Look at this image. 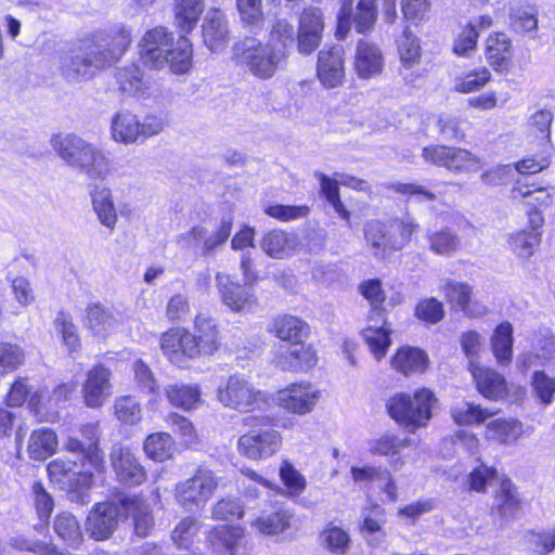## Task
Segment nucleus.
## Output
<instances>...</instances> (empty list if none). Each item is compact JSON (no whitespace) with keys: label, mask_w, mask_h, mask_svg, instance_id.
<instances>
[{"label":"nucleus","mask_w":555,"mask_h":555,"mask_svg":"<svg viewBox=\"0 0 555 555\" xmlns=\"http://www.w3.org/2000/svg\"><path fill=\"white\" fill-rule=\"evenodd\" d=\"M172 40V34L166 27L157 26L147 30L140 41V57L144 65L151 68L164 67Z\"/></svg>","instance_id":"obj_11"},{"label":"nucleus","mask_w":555,"mask_h":555,"mask_svg":"<svg viewBox=\"0 0 555 555\" xmlns=\"http://www.w3.org/2000/svg\"><path fill=\"white\" fill-rule=\"evenodd\" d=\"M438 402V398L430 389L421 388L415 390L413 396L405 392L393 395L387 400L386 409L396 423L414 434L429 424Z\"/></svg>","instance_id":"obj_2"},{"label":"nucleus","mask_w":555,"mask_h":555,"mask_svg":"<svg viewBox=\"0 0 555 555\" xmlns=\"http://www.w3.org/2000/svg\"><path fill=\"white\" fill-rule=\"evenodd\" d=\"M451 415L457 425H473L485 422L493 415V412L482 409L480 405L462 401L452 408Z\"/></svg>","instance_id":"obj_52"},{"label":"nucleus","mask_w":555,"mask_h":555,"mask_svg":"<svg viewBox=\"0 0 555 555\" xmlns=\"http://www.w3.org/2000/svg\"><path fill=\"white\" fill-rule=\"evenodd\" d=\"M321 545L332 554L345 555L350 550L351 539L349 533L338 527L328 526L320 535Z\"/></svg>","instance_id":"obj_50"},{"label":"nucleus","mask_w":555,"mask_h":555,"mask_svg":"<svg viewBox=\"0 0 555 555\" xmlns=\"http://www.w3.org/2000/svg\"><path fill=\"white\" fill-rule=\"evenodd\" d=\"M115 79L119 90L128 95L144 94L149 88V80L135 64L118 68Z\"/></svg>","instance_id":"obj_39"},{"label":"nucleus","mask_w":555,"mask_h":555,"mask_svg":"<svg viewBox=\"0 0 555 555\" xmlns=\"http://www.w3.org/2000/svg\"><path fill=\"white\" fill-rule=\"evenodd\" d=\"M75 169L89 179L104 180L112 171V160L100 146L92 143Z\"/></svg>","instance_id":"obj_27"},{"label":"nucleus","mask_w":555,"mask_h":555,"mask_svg":"<svg viewBox=\"0 0 555 555\" xmlns=\"http://www.w3.org/2000/svg\"><path fill=\"white\" fill-rule=\"evenodd\" d=\"M345 51L341 46H334L319 52L317 75L327 89L337 88L345 79Z\"/></svg>","instance_id":"obj_16"},{"label":"nucleus","mask_w":555,"mask_h":555,"mask_svg":"<svg viewBox=\"0 0 555 555\" xmlns=\"http://www.w3.org/2000/svg\"><path fill=\"white\" fill-rule=\"evenodd\" d=\"M429 248L437 255L451 256L462 245L461 237L450 229H440L428 235Z\"/></svg>","instance_id":"obj_49"},{"label":"nucleus","mask_w":555,"mask_h":555,"mask_svg":"<svg viewBox=\"0 0 555 555\" xmlns=\"http://www.w3.org/2000/svg\"><path fill=\"white\" fill-rule=\"evenodd\" d=\"M428 363L427 354L417 348H400L391 359V366L403 375L422 373Z\"/></svg>","instance_id":"obj_36"},{"label":"nucleus","mask_w":555,"mask_h":555,"mask_svg":"<svg viewBox=\"0 0 555 555\" xmlns=\"http://www.w3.org/2000/svg\"><path fill=\"white\" fill-rule=\"evenodd\" d=\"M164 128L163 117L149 114L140 119L127 109L117 112L111 120L113 140L125 145L144 142L149 138L159 134Z\"/></svg>","instance_id":"obj_7"},{"label":"nucleus","mask_w":555,"mask_h":555,"mask_svg":"<svg viewBox=\"0 0 555 555\" xmlns=\"http://www.w3.org/2000/svg\"><path fill=\"white\" fill-rule=\"evenodd\" d=\"M167 425L180 436L181 441L185 444L196 442L197 435L193 424L184 416L178 413H170L166 416Z\"/></svg>","instance_id":"obj_62"},{"label":"nucleus","mask_w":555,"mask_h":555,"mask_svg":"<svg viewBox=\"0 0 555 555\" xmlns=\"http://www.w3.org/2000/svg\"><path fill=\"white\" fill-rule=\"evenodd\" d=\"M310 210L308 205L270 204L263 208L266 215L281 222L305 219L309 216Z\"/></svg>","instance_id":"obj_56"},{"label":"nucleus","mask_w":555,"mask_h":555,"mask_svg":"<svg viewBox=\"0 0 555 555\" xmlns=\"http://www.w3.org/2000/svg\"><path fill=\"white\" fill-rule=\"evenodd\" d=\"M131 42V31L124 25L98 33L61 60L63 75L73 81L90 79L96 70L118 61Z\"/></svg>","instance_id":"obj_1"},{"label":"nucleus","mask_w":555,"mask_h":555,"mask_svg":"<svg viewBox=\"0 0 555 555\" xmlns=\"http://www.w3.org/2000/svg\"><path fill=\"white\" fill-rule=\"evenodd\" d=\"M513 27L522 33L534 31L538 28L537 11L532 7H520L511 12Z\"/></svg>","instance_id":"obj_63"},{"label":"nucleus","mask_w":555,"mask_h":555,"mask_svg":"<svg viewBox=\"0 0 555 555\" xmlns=\"http://www.w3.org/2000/svg\"><path fill=\"white\" fill-rule=\"evenodd\" d=\"M491 345L498 362L507 365L513 354V327L509 322L498 325L491 338Z\"/></svg>","instance_id":"obj_43"},{"label":"nucleus","mask_w":555,"mask_h":555,"mask_svg":"<svg viewBox=\"0 0 555 555\" xmlns=\"http://www.w3.org/2000/svg\"><path fill=\"white\" fill-rule=\"evenodd\" d=\"M376 17V0H358L356 7L351 0H347L339 12L338 29H348L352 22L358 33H365L373 28Z\"/></svg>","instance_id":"obj_17"},{"label":"nucleus","mask_w":555,"mask_h":555,"mask_svg":"<svg viewBox=\"0 0 555 555\" xmlns=\"http://www.w3.org/2000/svg\"><path fill=\"white\" fill-rule=\"evenodd\" d=\"M488 435L499 442L511 444L522 434V425L517 420H494L487 425Z\"/></svg>","instance_id":"obj_47"},{"label":"nucleus","mask_w":555,"mask_h":555,"mask_svg":"<svg viewBox=\"0 0 555 555\" xmlns=\"http://www.w3.org/2000/svg\"><path fill=\"white\" fill-rule=\"evenodd\" d=\"M443 293L452 307H457L466 315L479 317L486 313V307L472 301V287L459 280H451L443 286Z\"/></svg>","instance_id":"obj_25"},{"label":"nucleus","mask_w":555,"mask_h":555,"mask_svg":"<svg viewBox=\"0 0 555 555\" xmlns=\"http://www.w3.org/2000/svg\"><path fill=\"white\" fill-rule=\"evenodd\" d=\"M202 35L205 46L210 51H222L230 41V30L225 14L220 10H209L204 17Z\"/></svg>","instance_id":"obj_21"},{"label":"nucleus","mask_w":555,"mask_h":555,"mask_svg":"<svg viewBox=\"0 0 555 555\" xmlns=\"http://www.w3.org/2000/svg\"><path fill=\"white\" fill-rule=\"evenodd\" d=\"M90 197L92 209L99 222L109 231H113L118 221V214L112 190L106 186L95 185L90 192Z\"/></svg>","instance_id":"obj_26"},{"label":"nucleus","mask_w":555,"mask_h":555,"mask_svg":"<svg viewBox=\"0 0 555 555\" xmlns=\"http://www.w3.org/2000/svg\"><path fill=\"white\" fill-rule=\"evenodd\" d=\"M109 460L116 478L120 483L128 487H135L146 480L144 467L129 448L114 446L109 454Z\"/></svg>","instance_id":"obj_13"},{"label":"nucleus","mask_w":555,"mask_h":555,"mask_svg":"<svg viewBox=\"0 0 555 555\" xmlns=\"http://www.w3.org/2000/svg\"><path fill=\"white\" fill-rule=\"evenodd\" d=\"M24 360L25 353L18 345L0 341V375L17 370Z\"/></svg>","instance_id":"obj_58"},{"label":"nucleus","mask_w":555,"mask_h":555,"mask_svg":"<svg viewBox=\"0 0 555 555\" xmlns=\"http://www.w3.org/2000/svg\"><path fill=\"white\" fill-rule=\"evenodd\" d=\"M267 42H269L273 47H280L287 56V49L294 42L293 25L288 23L286 20L276 21V23L273 25V28L270 33V37Z\"/></svg>","instance_id":"obj_61"},{"label":"nucleus","mask_w":555,"mask_h":555,"mask_svg":"<svg viewBox=\"0 0 555 555\" xmlns=\"http://www.w3.org/2000/svg\"><path fill=\"white\" fill-rule=\"evenodd\" d=\"M114 414L126 425H135L142 420V409L134 397L121 396L115 399Z\"/></svg>","instance_id":"obj_54"},{"label":"nucleus","mask_w":555,"mask_h":555,"mask_svg":"<svg viewBox=\"0 0 555 555\" xmlns=\"http://www.w3.org/2000/svg\"><path fill=\"white\" fill-rule=\"evenodd\" d=\"M193 49L192 43L185 36H181L175 46L167 51V64L176 74H184L192 66Z\"/></svg>","instance_id":"obj_41"},{"label":"nucleus","mask_w":555,"mask_h":555,"mask_svg":"<svg viewBox=\"0 0 555 555\" xmlns=\"http://www.w3.org/2000/svg\"><path fill=\"white\" fill-rule=\"evenodd\" d=\"M232 230V220L223 218L216 231L208 234L207 230L203 227H193L186 233L178 237V243L186 247H197L203 244L202 254L209 255L217 247L224 244L229 238Z\"/></svg>","instance_id":"obj_14"},{"label":"nucleus","mask_w":555,"mask_h":555,"mask_svg":"<svg viewBox=\"0 0 555 555\" xmlns=\"http://www.w3.org/2000/svg\"><path fill=\"white\" fill-rule=\"evenodd\" d=\"M541 243V232L522 230L509 236L513 253L520 258H529Z\"/></svg>","instance_id":"obj_53"},{"label":"nucleus","mask_w":555,"mask_h":555,"mask_svg":"<svg viewBox=\"0 0 555 555\" xmlns=\"http://www.w3.org/2000/svg\"><path fill=\"white\" fill-rule=\"evenodd\" d=\"M297 245V236L282 230L268 232L261 241L262 250L269 256L275 258H283L289 255L291 250H293Z\"/></svg>","instance_id":"obj_40"},{"label":"nucleus","mask_w":555,"mask_h":555,"mask_svg":"<svg viewBox=\"0 0 555 555\" xmlns=\"http://www.w3.org/2000/svg\"><path fill=\"white\" fill-rule=\"evenodd\" d=\"M92 143L75 133L54 134L51 146L56 155L68 166L76 168Z\"/></svg>","instance_id":"obj_24"},{"label":"nucleus","mask_w":555,"mask_h":555,"mask_svg":"<svg viewBox=\"0 0 555 555\" xmlns=\"http://www.w3.org/2000/svg\"><path fill=\"white\" fill-rule=\"evenodd\" d=\"M486 56L489 64L496 70H506L512 57V42L507 35L495 33L488 37Z\"/></svg>","instance_id":"obj_33"},{"label":"nucleus","mask_w":555,"mask_h":555,"mask_svg":"<svg viewBox=\"0 0 555 555\" xmlns=\"http://www.w3.org/2000/svg\"><path fill=\"white\" fill-rule=\"evenodd\" d=\"M173 446V439L168 433L158 431L146 437L143 449L153 461L164 462L172 456Z\"/></svg>","instance_id":"obj_46"},{"label":"nucleus","mask_w":555,"mask_h":555,"mask_svg":"<svg viewBox=\"0 0 555 555\" xmlns=\"http://www.w3.org/2000/svg\"><path fill=\"white\" fill-rule=\"evenodd\" d=\"M218 487V479L212 470L199 467L195 474L176 485L177 503L188 512L203 508L211 499Z\"/></svg>","instance_id":"obj_9"},{"label":"nucleus","mask_w":555,"mask_h":555,"mask_svg":"<svg viewBox=\"0 0 555 555\" xmlns=\"http://www.w3.org/2000/svg\"><path fill=\"white\" fill-rule=\"evenodd\" d=\"M249 428L237 441L240 453L250 460L272 457L282 447L283 438L275 427L274 418L267 415H249L243 418Z\"/></svg>","instance_id":"obj_4"},{"label":"nucleus","mask_w":555,"mask_h":555,"mask_svg":"<svg viewBox=\"0 0 555 555\" xmlns=\"http://www.w3.org/2000/svg\"><path fill=\"white\" fill-rule=\"evenodd\" d=\"M309 331L307 322L291 314L278 315L269 327L270 333L288 344L305 339L308 337Z\"/></svg>","instance_id":"obj_28"},{"label":"nucleus","mask_w":555,"mask_h":555,"mask_svg":"<svg viewBox=\"0 0 555 555\" xmlns=\"http://www.w3.org/2000/svg\"><path fill=\"white\" fill-rule=\"evenodd\" d=\"M244 531L238 526L220 525L209 533V542L218 555H235Z\"/></svg>","instance_id":"obj_31"},{"label":"nucleus","mask_w":555,"mask_h":555,"mask_svg":"<svg viewBox=\"0 0 555 555\" xmlns=\"http://www.w3.org/2000/svg\"><path fill=\"white\" fill-rule=\"evenodd\" d=\"M397 48L399 59L403 67L411 68L420 62V40L409 28H405L403 34L397 40Z\"/></svg>","instance_id":"obj_51"},{"label":"nucleus","mask_w":555,"mask_h":555,"mask_svg":"<svg viewBox=\"0 0 555 555\" xmlns=\"http://www.w3.org/2000/svg\"><path fill=\"white\" fill-rule=\"evenodd\" d=\"M57 436L50 428H39L31 433L28 441V453L33 460L43 461L57 449Z\"/></svg>","instance_id":"obj_38"},{"label":"nucleus","mask_w":555,"mask_h":555,"mask_svg":"<svg viewBox=\"0 0 555 555\" xmlns=\"http://www.w3.org/2000/svg\"><path fill=\"white\" fill-rule=\"evenodd\" d=\"M481 168L480 159L470 152L460 147H450L447 169L455 172L477 171Z\"/></svg>","instance_id":"obj_57"},{"label":"nucleus","mask_w":555,"mask_h":555,"mask_svg":"<svg viewBox=\"0 0 555 555\" xmlns=\"http://www.w3.org/2000/svg\"><path fill=\"white\" fill-rule=\"evenodd\" d=\"M117 318L114 312L100 304L89 305L86 314V324L96 335H103L115 328Z\"/></svg>","instance_id":"obj_45"},{"label":"nucleus","mask_w":555,"mask_h":555,"mask_svg":"<svg viewBox=\"0 0 555 555\" xmlns=\"http://www.w3.org/2000/svg\"><path fill=\"white\" fill-rule=\"evenodd\" d=\"M111 371L103 364L94 365L86 374L81 393L88 408H101L112 393Z\"/></svg>","instance_id":"obj_15"},{"label":"nucleus","mask_w":555,"mask_h":555,"mask_svg":"<svg viewBox=\"0 0 555 555\" xmlns=\"http://www.w3.org/2000/svg\"><path fill=\"white\" fill-rule=\"evenodd\" d=\"M275 363L283 371L301 373L314 367L318 357L313 346L301 339L281 346L276 351Z\"/></svg>","instance_id":"obj_12"},{"label":"nucleus","mask_w":555,"mask_h":555,"mask_svg":"<svg viewBox=\"0 0 555 555\" xmlns=\"http://www.w3.org/2000/svg\"><path fill=\"white\" fill-rule=\"evenodd\" d=\"M222 301L233 311H241L254 301L251 283L243 280L238 283L234 280H224L219 284Z\"/></svg>","instance_id":"obj_29"},{"label":"nucleus","mask_w":555,"mask_h":555,"mask_svg":"<svg viewBox=\"0 0 555 555\" xmlns=\"http://www.w3.org/2000/svg\"><path fill=\"white\" fill-rule=\"evenodd\" d=\"M410 438H399L396 435L386 434L370 442V452L374 455L392 457L390 465L395 470L404 465V460L399 456L401 449L410 447Z\"/></svg>","instance_id":"obj_32"},{"label":"nucleus","mask_w":555,"mask_h":555,"mask_svg":"<svg viewBox=\"0 0 555 555\" xmlns=\"http://www.w3.org/2000/svg\"><path fill=\"white\" fill-rule=\"evenodd\" d=\"M63 435V447L66 451L76 454L82 462L88 461L93 467L100 465L102 456L96 446H87L85 442L80 441L73 428H66Z\"/></svg>","instance_id":"obj_42"},{"label":"nucleus","mask_w":555,"mask_h":555,"mask_svg":"<svg viewBox=\"0 0 555 555\" xmlns=\"http://www.w3.org/2000/svg\"><path fill=\"white\" fill-rule=\"evenodd\" d=\"M119 508L113 503H98L87 517L86 530L94 540L108 539L118 525Z\"/></svg>","instance_id":"obj_18"},{"label":"nucleus","mask_w":555,"mask_h":555,"mask_svg":"<svg viewBox=\"0 0 555 555\" xmlns=\"http://www.w3.org/2000/svg\"><path fill=\"white\" fill-rule=\"evenodd\" d=\"M160 347L170 362L176 364L182 363L185 358H196L195 335L181 328H172L164 333Z\"/></svg>","instance_id":"obj_20"},{"label":"nucleus","mask_w":555,"mask_h":555,"mask_svg":"<svg viewBox=\"0 0 555 555\" xmlns=\"http://www.w3.org/2000/svg\"><path fill=\"white\" fill-rule=\"evenodd\" d=\"M195 327L198 335H195L196 357L212 354L219 347V333L214 320L201 313L195 318Z\"/></svg>","instance_id":"obj_35"},{"label":"nucleus","mask_w":555,"mask_h":555,"mask_svg":"<svg viewBox=\"0 0 555 555\" xmlns=\"http://www.w3.org/2000/svg\"><path fill=\"white\" fill-rule=\"evenodd\" d=\"M124 509L131 515L135 534L146 537L154 527V518L150 506L137 495L124 496L120 501Z\"/></svg>","instance_id":"obj_30"},{"label":"nucleus","mask_w":555,"mask_h":555,"mask_svg":"<svg viewBox=\"0 0 555 555\" xmlns=\"http://www.w3.org/2000/svg\"><path fill=\"white\" fill-rule=\"evenodd\" d=\"M478 391L486 398L499 400L506 396L507 384L505 378L494 370L478 365L475 361L468 363Z\"/></svg>","instance_id":"obj_22"},{"label":"nucleus","mask_w":555,"mask_h":555,"mask_svg":"<svg viewBox=\"0 0 555 555\" xmlns=\"http://www.w3.org/2000/svg\"><path fill=\"white\" fill-rule=\"evenodd\" d=\"M217 399L225 408L249 412L267 404V393L257 389L243 374L231 375L217 388Z\"/></svg>","instance_id":"obj_8"},{"label":"nucleus","mask_w":555,"mask_h":555,"mask_svg":"<svg viewBox=\"0 0 555 555\" xmlns=\"http://www.w3.org/2000/svg\"><path fill=\"white\" fill-rule=\"evenodd\" d=\"M359 291L373 308V314L369 318L370 324L362 331V336L375 358L380 360L386 356L391 343V328L384 318V311L378 309V305L385 300L380 280H366L359 285Z\"/></svg>","instance_id":"obj_6"},{"label":"nucleus","mask_w":555,"mask_h":555,"mask_svg":"<svg viewBox=\"0 0 555 555\" xmlns=\"http://www.w3.org/2000/svg\"><path fill=\"white\" fill-rule=\"evenodd\" d=\"M417 227L411 219L371 220L364 225V238L375 257L385 258L402 249Z\"/></svg>","instance_id":"obj_5"},{"label":"nucleus","mask_w":555,"mask_h":555,"mask_svg":"<svg viewBox=\"0 0 555 555\" xmlns=\"http://www.w3.org/2000/svg\"><path fill=\"white\" fill-rule=\"evenodd\" d=\"M324 29L323 14L320 9L308 8L299 17L298 50L310 54L320 44Z\"/></svg>","instance_id":"obj_19"},{"label":"nucleus","mask_w":555,"mask_h":555,"mask_svg":"<svg viewBox=\"0 0 555 555\" xmlns=\"http://www.w3.org/2000/svg\"><path fill=\"white\" fill-rule=\"evenodd\" d=\"M354 70L362 79L372 78L382 73L384 55L380 49L366 40H359L356 49Z\"/></svg>","instance_id":"obj_23"},{"label":"nucleus","mask_w":555,"mask_h":555,"mask_svg":"<svg viewBox=\"0 0 555 555\" xmlns=\"http://www.w3.org/2000/svg\"><path fill=\"white\" fill-rule=\"evenodd\" d=\"M54 531L68 545L77 548L82 541V532L76 517L69 513L59 514L54 520Z\"/></svg>","instance_id":"obj_48"},{"label":"nucleus","mask_w":555,"mask_h":555,"mask_svg":"<svg viewBox=\"0 0 555 555\" xmlns=\"http://www.w3.org/2000/svg\"><path fill=\"white\" fill-rule=\"evenodd\" d=\"M517 507L518 500L512 490V485L509 482H503L494 498L492 512H496L502 518H508L514 515Z\"/></svg>","instance_id":"obj_60"},{"label":"nucleus","mask_w":555,"mask_h":555,"mask_svg":"<svg viewBox=\"0 0 555 555\" xmlns=\"http://www.w3.org/2000/svg\"><path fill=\"white\" fill-rule=\"evenodd\" d=\"M168 401L180 409L192 410L201 403V391L197 386L173 384L166 388Z\"/></svg>","instance_id":"obj_44"},{"label":"nucleus","mask_w":555,"mask_h":555,"mask_svg":"<svg viewBox=\"0 0 555 555\" xmlns=\"http://www.w3.org/2000/svg\"><path fill=\"white\" fill-rule=\"evenodd\" d=\"M286 59L280 47H273L254 37H246L233 47L235 64L262 80L272 78Z\"/></svg>","instance_id":"obj_3"},{"label":"nucleus","mask_w":555,"mask_h":555,"mask_svg":"<svg viewBox=\"0 0 555 555\" xmlns=\"http://www.w3.org/2000/svg\"><path fill=\"white\" fill-rule=\"evenodd\" d=\"M204 12L203 0H175V24L183 33H191Z\"/></svg>","instance_id":"obj_37"},{"label":"nucleus","mask_w":555,"mask_h":555,"mask_svg":"<svg viewBox=\"0 0 555 555\" xmlns=\"http://www.w3.org/2000/svg\"><path fill=\"white\" fill-rule=\"evenodd\" d=\"M280 477L287 489L288 496L300 495L307 487V481L304 475L288 461L282 462L280 467Z\"/></svg>","instance_id":"obj_59"},{"label":"nucleus","mask_w":555,"mask_h":555,"mask_svg":"<svg viewBox=\"0 0 555 555\" xmlns=\"http://www.w3.org/2000/svg\"><path fill=\"white\" fill-rule=\"evenodd\" d=\"M320 396L310 383H295L278 391L276 402L289 413L306 415L315 408Z\"/></svg>","instance_id":"obj_10"},{"label":"nucleus","mask_w":555,"mask_h":555,"mask_svg":"<svg viewBox=\"0 0 555 555\" xmlns=\"http://www.w3.org/2000/svg\"><path fill=\"white\" fill-rule=\"evenodd\" d=\"M294 513L287 508H278L272 513H263L251 522L255 530L266 535L283 533L291 528Z\"/></svg>","instance_id":"obj_34"},{"label":"nucleus","mask_w":555,"mask_h":555,"mask_svg":"<svg viewBox=\"0 0 555 555\" xmlns=\"http://www.w3.org/2000/svg\"><path fill=\"white\" fill-rule=\"evenodd\" d=\"M415 317L426 323L436 324L444 317L443 305L436 298H427L417 304Z\"/></svg>","instance_id":"obj_64"},{"label":"nucleus","mask_w":555,"mask_h":555,"mask_svg":"<svg viewBox=\"0 0 555 555\" xmlns=\"http://www.w3.org/2000/svg\"><path fill=\"white\" fill-rule=\"evenodd\" d=\"M491 74L486 67H479L454 79V90L470 93L480 90L490 80Z\"/></svg>","instance_id":"obj_55"}]
</instances>
